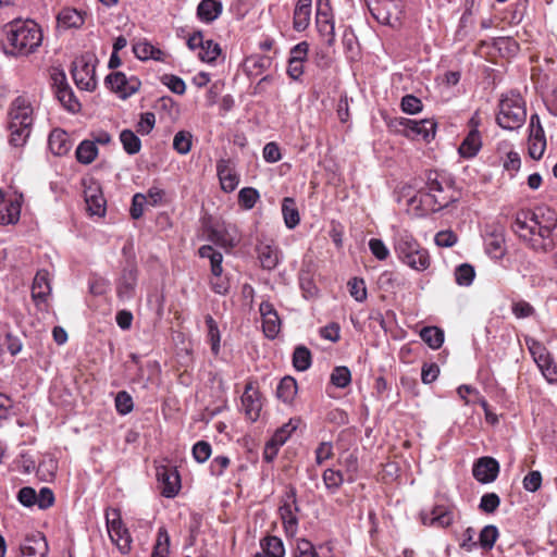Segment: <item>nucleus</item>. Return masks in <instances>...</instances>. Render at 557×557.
Here are the masks:
<instances>
[{
    "mask_svg": "<svg viewBox=\"0 0 557 557\" xmlns=\"http://www.w3.org/2000/svg\"><path fill=\"white\" fill-rule=\"evenodd\" d=\"M511 228L534 252L557 251V213L549 207L518 211Z\"/></svg>",
    "mask_w": 557,
    "mask_h": 557,
    "instance_id": "nucleus-1",
    "label": "nucleus"
},
{
    "mask_svg": "<svg viewBox=\"0 0 557 557\" xmlns=\"http://www.w3.org/2000/svg\"><path fill=\"white\" fill-rule=\"evenodd\" d=\"M4 53L12 57H25L37 51L42 42V32L32 20L13 21L4 26Z\"/></svg>",
    "mask_w": 557,
    "mask_h": 557,
    "instance_id": "nucleus-2",
    "label": "nucleus"
},
{
    "mask_svg": "<svg viewBox=\"0 0 557 557\" xmlns=\"http://www.w3.org/2000/svg\"><path fill=\"white\" fill-rule=\"evenodd\" d=\"M394 250L397 258L412 270L423 272L431 265L429 251L408 232L397 234Z\"/></svg>",
    "mask_w": 557,
    "mask_h": 557,
    "instance_id": "nucleus-3",
    "label": "nucleus"
},
{
    "mask_svg": "<svg viewBox=\"0 0 557 557\" xmlns=\"http://www.w3.org/2000/svg\"><path fill=\"white\" fill-rule=\"evenodd\" d=\"M426 188L428 194L424 202L431 206L433 212L441 211L459 198L453 183L444 177L441 178L437 172H429Z\"/></svg>",
    "mask_w": 557,
    "mask_h": 557,
    "instance_id": "nucleus-4",
    "label": "nucleus"
},
{
    "mask_svg": "<svg viewBox=\"0 0 557 557\" xmlns=\"http://www.w3.org/2000/svg\"><path fill=\"white\" fill-rule=\"evenodd\" d=\"M525 120V103L519 94L511 92L500 99L496 122L502 128L508 131L518 129L523 126Z\"/></svg>",
    "mask_w": 557,
    "mask_h": 557,
    "instance_id": "nucleus-5",
    "label": "nucleus"
},
{
    "mask_svg": "<svg viewBox=\"0 0 557 557\" xmlns=\"http://www.w3.org/2000/svg\"><path fill=\"white\" fill-rule=\"evenodd\" d=\"M299 511L297 503L296 488L289 486L283 497V503L278 508V512L282 519L283 528L286 536L293 537L296 535L298 530V518L296 513Z\"/></svg>",
    "mask_w": 557,
    "mask_h": 557,
    "instance_id": "nucleus-6",
    "label": "nucleus"
},
{
    "mask_svg": "<svg viewBox=\"0 0 557 557\" xmlns=\"http://www.w3.org/2000/svg\"><path fill=\"white\" fill-rule=\"evenodd\" d=\"M106 522L110 539L116 544L121 553L125 554L131 548V535L124 527L121 512L116 508H108L106 510Z\"/></svg>",
    "mask_w": 557,
    "mask_h": 557,
    "instance_id": "nucleus-7",
    "label": "nucleus"
},
{
    "mask_svg": "<svg viewBox=\"0 0 557 557\" xmlns=\"http://www.w3.org/2000/svg\"><path fill=\"white\" fill-rule=\"evenodd\" d=\"M317 28L320 36L327 46H332L335 41L334 22L327 0H318Z\"/></svg>",
    "mask_w": 557,
    "mask_h": 557,
    "instance_id": "nucleus-8",
    "label": "nucleus"
},
{
    "mask_svg": "<svg viewBox=\"0 0 557 557\" xmlns=\"http://www.w3.org/2000/svg\"><path fill=\"white\" fill-rule=\"evenodd\" d=\"M106 84L123 99L135 94L141 85L136 76L127 77L123 72L109 74L106 77Z\"/></svg>",
    "mask_w": 557,
    "mask_h": 557,
    "instance_id": "nucleus-9",
    "label": "nucleus"
},
{
    "mask_svg": "<svg viewBox=\"0 0 557 557\" xmlns=\"http://www.w3.org/2000/svg\"><path fill=\"white\" fill-rule=\"evenodd\" d=\"M9 125H13L14 127L21 126H33V108L30 102L20 96L15 98L9 109Z\"/></svg>",
    "mask_w": 557,
    "mask_h": 557,
    "instance_id": "nucleus-10",
    "label": "nucleus"
},
{
    "mask_svg": "<svg viewBox=\"0 0 557 557\" xmlns=\"http://www.w3.org/2000/svg\"><path fill=\"white\" fill-rule=\"evenodd\" d=\"M95 75V66L88 62H85L83 59L73 63L72 76L79 89L89 91L94 90L97 86Z\"/></svg>",
    "mask_w": 557,
    "mask_h": 557,
    "instance_id": "nucleus-11",
    "label": "nucleus"
},
{
    "mask_svg": "<svg viewBox=\"0 0 557 557\" xmlns=\"http://www.w3.org/2000/svg\"><path fill=\"white\" fill-rule=\"evenodd\" d=\"M257 259L263 270H274L280 262V250L272 239H258L256 245Z\"/></svg>",
    "mask_w": 557,
    "mask_h": 557,
    "instance_id": "nucleus-12",
    "label": "nucleus"
},
{
    "mask_svg": "<svg viewBox=\"0 0 557 557\" xmlns=\"http://www.w3.org/2000/svg\"><path fill=\"white\" fill-rule=\"evenodd\" d=\"M138 280V271L135 264H127L116 283V295L121 300H129L134 297Z\"/></svg>",
    "mask_w": 557,
    "mask_h": 557,
    "instance_id": "nucleus-13",
    "label": "nucleus"
},
{
    "mask_svg": "<svg viewBox=\"0 0 557 557\" xmlns=\"http://www.w3.org/2000/svg\"><path fill=\"white\" fill-rule=\"evenodd\" d=\"M421 521L424 525L434 528H447L454 521V515L447 507L438 505L431 509H423L420 512Z\"/></svg>",
    "mask_w": 557,
    "mask_h": 557,
    "instance_id": "nucleus-14",
    "label": "nucleus"
},
{
    "mask_svg": "<svg viewBox=\"0 0 557 557\" xmlns=\"http://www.w3.org/2000/svg\"><path fill=\"white\" fill-rule=\"evenodd\" d=\"M499 473V463L493 457L479 458L472 469V474L476 481L483 484L494 482Z\"/></svg>",
    "mask_w": 557,
    "mask_h": 557,
    "instance_id": "nucleus-15",
    "label": "nucleus"
},
{
    "mask_svg": "<svg viewBox=\"0 0 557 557\" xmlns=\"http://www.w3.org/2000/svg\"><path fill=\"white\" fill-rule=\"evenodd\" d=\"M259 311L264 335L270 339H274L281 331V319L276 310L269 301H262L259 306Z\"/></svg>",
    "mask_w": 557,
    "mask_h": 557,
    "instance_id": "nucleus-16",
    "label": "nucleus"
},
{
    "mask_svg": "<svg viewBox=\"0 0 557 557\" xmlns=\"http://www.w3.org/2000/svg\"><path fill=\"white\" fill-rule=\"evenodd\" d=\"M398 123L405 127L406 135L412 134L421 136V138L425 141L433 139L435 136L436 123L433 120L425 119L416 121L401 117Z\"/></svg>",
    "mask_w": 557,
    "mask_h": 557,
    "instance_id": "nucleus-17",
    "label": "nucleus"
},
{
    "mask_svg": "<svg viewBox=\"0 0 557 557\" xmlns=\"http://www.w3.org/2000/svg\"><path fill=\"white\" fill-rule=\"evenodd\" d=\"M158 481L161 484V494L166 498L177 495L181 487V479L176 469L162 467L157 470Z\"/></svg>",
    "mask_w": 557,
    "mask_h": 557,
    "instance_id": "nucleus-18",
    "label": "nucleus"
},
{
    "mask_svg": "<svg viewBox=\"0 0 557 557\" xmlns=\"http://www.w3.org/2000/svg\"><path fill=\"white\" fill-rule=\"evenodd\" d=\"M55 95L61 104L71 112L78 111L81 104L76 100L73 90L65 82L64 73H59L53 77Z\"/></svg>",
    "mask_w": 557,
    "mask_h": 557,
    "instance_id": "nucleus-19",
    "label": "nucleus"
},
{
    "mask_svg": "<svg viewBox=\"0 0 557 557\" xmlns=\"http://www.w3.org/2000/svg\"><path fill=\"white\" fill-rule=\"evenodd\" d=\"M218 176L224 191H233L238 183L239 175L236 173L230 160H221L216 165Z\"/></svg>",
    "mask_w": 557,
    "mask_h": 557,
    "instance_id": "nucleus-20",
    "label": "nucleus"
},
{
    "mask_svg": "<svg viewBox=\"0 0 557 557\" xmlns=\"http://www.w3.org/2000/svg\"><path fill=\"white\" fill-rule=\"evenodd\" d=\"M51 293L49 272L47 270H39L33 281L32 298L36 305L46 302Z\"/></svg>",
    "mask_w": 557,
    "mask_h": 557,
    "instance_id": "nucleus-21",
    "label": "nucleus"
},
{
    "mask_svg": "<svg viewBox=\"0 0 557 557\" xmlns=\"http://www.w3.org/2000/svg\"><path fill=\"white\" fill-rule=\"evenodd\" d=\"M262 406L261 393L255 388L251 383H246V420L251 422L257 421L260 417Z\"/></svg>",
    "mask_w": 557,
    "mask_h": 557,
    "instance_id": "nucleus-22",
    "label": "nucleus"
},
{
    "mask_svg": "<svg viewBox=\"0 0 557 557\" xmlns=\"http://www.w3.org/2000/svg\"><path fill=\"white\" fill-rule=\"evenodd\" d=\"M58 27L64 30L79 28L85 23V13L74 8H64L57 15Z\"/></svg>",
    "mask_w": 557,
    "mask_h": 557,
    "instance_id": "nucleus-23",
    "label": "nucleus"
},
{
    "mask_svg": "<svg viewBox=\"0 0 557 557\" xmlns=\"http://www.w3.org/2000/svg\"><path fill=\"white\" fill-rule=\"evenodd\" d=\"M482 147V138L479 129H470L458 148L462 158L471 159L478 154Z\"/></svg>",
    "mask_w": 557,
    "mask_h": 557,
    "instance_id": "nucleus-24",
    "label": "nucleus"
},
{
    "mask_svg": "<svg viewBox=\"0 0 557 557\" xmlns=\"http://www.w3.org/2000/svg\"><path fill=\"white\" fill-rule=\"evenodd\" d=\"M312 0H298L294 10L293 27L297 32L305 30L310 24Z\"/></svg>",
    "mask_w": 557,
    "mask_h": 557,
    "instance_id": "nucleus-25",
    "label": "nucleus"
},
{
    "mask_svg": "<svg viewBox=\"0 0 557 557\" xmlns=\"http://www.w3.org/2000/svg\"><path fill=\"white\" fill-rule=\"evenodd\" d=\"M48 546L42 536L26 537L21 545V557H46Z\"/></svg>",
    "mask_w": 557,
    "mask_h": 557,
    "instance_id": "nucleus-26",
    "label": "nucleus"
},
{
    "mask_svg": "<svg viewBox=\"0 0 557 557\" xmlns=\"http://www.w3.org/2000/svg\"><path fill=\"white\" fill-rule=\"evenodd\" d=\"M261 552L257 553L255 557H284L285 547L283 541L273 535L265 536L260 542Z\"/></svg>",
    "mask_w": 557,
    "mask_h": 557,
    "instance_id": "nucleus-27",
    "label": "nucleus"
},
{
    "mask_svg": "<svg viewBox=\"0 0 557 557\" xmlns=\"http://www.w3.org/2000/svg\"><path fill=\"white\" fill-rule=\"evenodd\" d=\"M23 202V195L18 194L14 199H11L3 210L0 211V224L9 225L16 224L21 216V209Z\"/></svg>",
    "mask_w": 557,
    "mask_h": 557,
    "instance_id": "nucleus-28",
    "label": "nucleus"
},
{
    "mask_svg": "<svg viewBox=\"0 0 557 557\" xmlns=\"http://www.w3.org/2000/svg\"><path fill=\"white\" fill-rule=\"evenodd\" d=\"M87 210L91 215L102 216L106 213V200L98 188L89 187L85 190Z\"/></svg>",
    "mask_w": 557,
    "mask_h": 557,
    "instance_id": "nucleus-29",
    "label": "nucleus"
},
{
    "mask_svg": "<svg viewBox=\"0 0 557 557\" xmlns=\"http://www.w3.org/2000/svg\"><path fill=\"white\" fill-rule=\"evenodd\" d=\"M51 152L55 156H63L69 152L71 143L66 132L60 128L53 129L48 138Z\"/></svg>",
    "mask_w": 557,
    "mask_h": 557,
    "instance_id": "nucleus-30",
    "label": "nucleus"
},
{
    "mask_svg": "<svg viewBox=\"0 0 557 557\" xmlns=\"http://www.w3.org/2000/svg\"><path fill=\"white\" fill-rule=\"evenodd\" d=\"M222 13V3L216 0H202L197 8V16L205 23H211Z\"/></svg>",
    "mask_w": 557,
    "mask_h": 557,
    "instance_id": "nucleus-31",
    "label": "nucleus"
},
{
    "mask_svg": "<svg viewBox=\"0 0 557 557\" xmlns=\"http://www.w3.org/2000/svg\"><path fill=\"white\" fill-rule=\"evenodd\" d=\"M485 251L493 259H502L505 256V237L502 232H493L487 235Z\"/></svg>",
    "mask_w": 557,
    "mask_h": 557,
    "instance_id": "nucleus-32",
    "label": "nucleus"
},
{
    "mask_svg": "<svg viewBox=\"0 0 557 557\" xmlns=\"http://www.w3.org/2000/svg\"><path fill=\"white\" fill-rule=\"evenodd\" d=\"M135 55L143 61L152 59L156 61H163L164 53L159 48H156L147 40L138 41L133 46Z\"/></svg>",
    "mask_w": 557,
    "mask_h": 557,
    "instance_id": "nucleus-33",
    "label": "nucleus"
},
{
    "mask_svg": "<svg viewBox=\"0 0 557 557\" xmlns=\"http://www.w3.org/2000/svg\"><path fill=\"white\" fill-rule=\"evenodd\" d=\"M282 213L287 228L293 230L299 224V211L293 198L286 197L283 199Z\"/></svg>",
    "mask_w": 557,
    "mask_h": 557,
    "instance_id": "nucleus-34",
    "label": "nucleus"
},
{
    "mask_svg": "<svg viewBox=\"0 0 557 557\" xmlns=\"http://www.w3.org/2000/svg\"><path fill=\"white\" fill-rule=\"evenodd\" d=\"M198 253L201 258H208L210 260L211 273L214 276H220L222 274V253L216 251L210 245H203L199 248Z\"/></svg>",
    "mask_w": 557,
    "mask_h": 557,
    "instance_id": "nucleus-35",
    "label": "nucleus"
},
{
    "mask_svg": "<svg viewBox=\"0 0 557 557\" xmlns=\"http://www.w3.org/2000/svg\"><path fill=\"white\" fill-rule=\"evenodd\" d=\"M420 337L432 349H438L444 343V332L437 326H424Z\"/></svg>",
    "mask_w": 557,
    "mask_h": 557,
    "instance_id": "nucleus-36",
    "label": "nucleus"
},
{
    "mask_svg": "<svg viewBox=\"0 0 557 557\" xmlns=\"http://www.w3.org/2000/svg\"><path fill=\"white\" fill-rule=\"evenodd\" d=\"M297 394V382L292 376H285L281 380L276 388L277 397L288 404L292 403Z\"/></svg>",
    "mask_w": 557,
    "mask_h": 557,
    "instance_id": "nucleus-37",
    "label": "nucleus"
},
{
    "mask_svg": "<svg viewBox=\"0 0 557 557\" xmlns=\"http://www.w3.org/2000/svg\"><path fill=\"white\" fill-rule=\"evenodd\" d=\"M207 239L216 246L231 248L234 246L233 237L220 226L210 227L207 230Z\"/></svg>",
    "mask_w": 557,
    "mask_h": 557,
    "instance_id": "nucleus-38",
    "label": "nucleus"
},
{
    "mask_svg": "<svg viewBox=\"0 0 557 557\" xmlns=\"http://www.w3.org/2000/svg\"><path fill=\"white\" fill-rule=\"evenodd\" d=\"M535 361L543 375L549 383L557 382V364L550 359L548 354H540Z\"/></svg>",
    "mask_w": 557,
    "mask_h": 557,
    "instance_id": "nucleus-39",
    "label": "nucleus"
},
{
    "mask_svg": "<svg viewBox=\"0 0 557 557\" xmlns=\"http://www.w3.org/2000/svg\"><path fill=\"white\" fill-rule=\"evenodd\" d=\"M76 159L82 164L91 163L98 156V148L95 141L83 140L76 149Z\"/></svg>",
    "mask_w": 557,
    "mask_h": 557,
    "instance_id": "nucleus-40",
    "label": "nucleus"
},
{
    "mask_svg": "<svg viewBox=\"0 0 557 557\" xmlns=\"http://www.w3.org/2000/svg\"><path fill=\"white\" fill-rule=\"evenodd\" d=\"M120 140L123 149L128 154H136L141 149L139 137L131 129H123L120 134Z\"/></svg>",
    "mask_w": 557,
    "mask_h": 557,
    "instance_id": "nucleus-41",
    "label": "nucleus"
},
{
    "mask_svg": "<svg viewBox=\"0 0 557 557\" xmlns=\"http://www.w3.org/2000/svg\"><path fill=\"white\" fill-rule=\"evenodd\" d=\"M312 357L310 350L306 346H297L293 354V366L297 371H306L310 368Z\"/></svg>",
    "mask_w": 557,
    "mask_h": 557,
    "instance_id": "nucleus-42",
    "label": "nucleus"
},
{
    "mask_svg": "<svg viewBox=\"0 0 557 557\" xmlns=\"http://www.w3.org/2000/svg\"><path fill=\"white\" fill-rule=\"evenodd\" d=\"M170 548V536L165 528L158 530L157 540L151 557H168Z\"/></svg>",
    "mask_w": 557,
    "mask_h": 557,
    "instance_id": "nucleus-43",
    "label": "nucleus"
},
{
    "mask_svg": "<svg viewBox=\"0 0 557 557\" xmlns=\"http://www.w3.org/2000/svg\"><path fill=\"white\" fill-rule=\"evenodd\" d=\"M546 148L545 134L529 135V154L534 160H540Z\"/></svg>",
    "mask_w": 557,
    "mask_h": 557,
    "instance_id": "nucleus-44",
    "label": "nucleus"
},
{
    "mask_svg": "<svg viewBox=\"0 0 557 557\" xmlns=\"http://www.w3.org/2000/svg\"><path fill=\"white\" fill-rule=\"evenodd\" d=\"M8 127L10 131V139H9L10 145L13 147H16V148L23 147L26 144V141L32 133V127H29V126L14 127L13 125H8Z\"/></svg>",
    "mask_w": 557,
    "mask_h": 557,
    "instance_id": "nucleus-45",
    "label": "nucleus"
},
{
    "mask_svg": "<svg viewBox=\"0 0 557 557\" xmlns=\"http://www.w3.org/2000/svg\"><path fill=\"white\" fill-rule=\"evenodd\" d=\"M498 537V530L495 525H485L479 534V545L484 550H491Z\"/></svg>",
    "mask_w": 557,
    "mask_h": 557,
    "instance_id": "nucleus-46",
    "label": "nucleus"
},
{
    "mask_svg": "<svg viewBox=\"0 0 557 557\" xmlns=\"http://www.w3.org/2000/svg\"><path fill=\"white\" fill-rule=\"evenodd\" d=\"M330 380L334 386L345 388L351 382L350 370L345 366L335 367L331 373Z\"/></svg>",
    "mask_w": 557,
    "mask_h": 557,
    "instance_id": "nucleus-47",
    "label": "nucleus"
},
{
    "mask_svg": "<svg viewBox=\"0 0 557 557\" xmlns=\"http://www.w3.org/2000/svg\"><path fill=\"white\" fill-rule=\"evenodd\" d=\"M475 276L474 268L469 263H462L455 270V281L460 286H469Z\"/></svg>",
    "mask_w": 557,
    "mask_h": 557,
    "instance_id": "nucleus-48",
    "label": "nucleus"
},
{
    "mask_svg": "<svg viewBox=\"0 0 557 557\" xmlns=\"http://www.w3.org/2000/svg\"><path fill=\"white\" fill-rule=\"evenodd\" d=\"M298 424L299 420L290 419L287 423L277 429L271 438L274 440V443L284 445L293 432L297 430Z\"/></svg>",
    "mask_w": 557,
    "mask_h": 557,
    "instance_id": "nucleus-49",
    "label": "nucleus"
},
{
    "mask_svg": "<svg viewBox=\"0 0 557 557\" xmlns=\"http://www.w3.org/2000/svg\"><path fill=\"white\" fill-rule=\"evenodd\" d=\"M220 54L221 48L219 44L214 42L212 39H208L205 41V45L199 52V58L203 62L212 63L218 59Z\"/></svg>",
    "mask_w": 557,
    "mask_h": 557,
    "instance_id": "nucleus-50",
    "label": "nucleus"
},
{
    "mask_svg": "<svg viewBox=\"0 0 557 557\" xmlns=\"http://www.w3.org/2000/svg\"><path fill=\"white\" fill-rule=\"evenodd\" d=\"M173 148L180 154L188 153L191 148V134L186 131L177 132L173 139Z\"/></svg>",
    "mask_w": 557,
    "mask_h": 557,
    "instance_id": "nucleus-51",
    "label": "nucleus"
},
{
    "mask_svg": "<svg viewBox=\"0 0 557 557\" xmlns=\"http://www.w3.org/2000/svg\"><path fill=\"white\" fill-rule=\"evenodd\" d=\"M350 296L358 302L367 299V287L362 278L352 277L348 281Z\"/></svg>",
    "mask_w": 557,
    "mask_h": 557,
    "instance_id": "nucleus-52",
    "label": "nucleus"
},
{
    "mask_svg": "<svg viewBox=\"0 0 557 557\" xmlns=\"http://www.w3.org/2000/svg\"><path fill=\"white\" fill-rule=\"evenodd\" d=\"M500 505V498L496 493H485L479 504V509L485 513H494Z\"/></svg>",
    "mask_w": 557,
    "mask_h": 557,
    "instance_id": "nucleus-53",
    "label": "nucleus"
},
{
    "mask_svg": "<svg viewBox=\"0 0 557 557\" xmlns=\"http://www.w3.org/2000/svg\"><path fill=\"white\" fill-rule=\"evenodd\" d=\"M206 324L208 326V337L211 343L212 352L218 355L220 349V332L218 324L211 315L206 317Z\"/></svg>",
    "mask_w": 557,
    "mask_h": 557,
    "instance_id": "nucleus-54",
    "label": "nucleus"
},
{
    "mask_svg": "<svg viewBox=\"0 0 557 557\" xmlns=\"http://www.w3.org/2000/svg\"><path fill=\"white\" fill-rule=\"evenodd\" d=\"M322 478L326 488L332 492L337 491L344 481L342 472L333 469H326Z\"/></svg>",
    "mask_w": 557,
    "mask_h": 557,
    "instance_id": "nucleus-55",
    "label": "nucleus"
},
{
    "mask_svg": "<svg viewBox=\"0 0 557 557\" xmlns=\"http://www.w3.org/2000/svg\"><path fill=\"white\" fill-rule=\"evenodd\" d=\"M133 398L127 392L121 391L116 394L115 408L119 413L127 414L133 410Z\"/></svg>",
    "mask_w": 557,
    "mask_h": 557,
    "instance_id": "nucleus-56",
    "label": "nucleus"
},
{
    "mask_svg": "<svg viewBox=\"0 0 557 557\" xmlns=\"http://www.w3.org/2000/svg\"><path fill=\"white\" fill-rule=\"evenodd\" d=\"M156 125V115L153 112H145L140 114V119L136 125V132L140 135H148Z\"/></svg>",
    "mask_w": 557,
    "mask_h": 557,
    "instance_id": "nucleus-57",
    "label": "nucleus"
},
{
    "mask_svg": "<svg viewBox=\"0 0 557 557\" xmlns=\"http://www.w3.org/2000/svg\"><path fill=\"white\" fill-rule=\"evenodd\" d=\"M193 456L199 463L207 461L211 456V445L206 441L197 442L193 447Z\"/></svg>",
    "mask_w": 557,
    "mask_h": 557,
    "instance_id": "nucleus-58",
    "label": "nucleus"
},
{
    "mask_svg": "<svg viewBox=\"0 0 557 557\" xmlns=\"http://www.w3.org/2000/svg\"><path fill=\"white\" fill-rule=\"evenodd\" d=\"M401 110L408 114H416L422 110V102L413 95H406L401 99Z\"/></svg>",
    "mask_w": 557,
    "mask_h": 557,
    "instance_id": "nucleus-59",
    "label": "nucleus"
},
{
    "mask_svg": "<svg viewBox=\"0 0 557 557\" xmlns=\"http://www.w3.org/2000/svg\"><path fill=\"white\" fill-rule=\"evenodd\" d=\"M294 557H319V555L310 541L300 539L297 541Z\"/></svg>",
    "mask_w": 557,
    "mask_h": 557,
    "instance_id": "nucleus-60",
    "label": "nucleus"
},
{
    "mask_svg": "<svg viewBox=\"0 0 557 557\" xmlns=\"http://www.w3.org/2000/svg\"><path fill=\"white\" fill-rule=\"evenodd\" d=\"M369 248L372 255L380 261L386 260L389 256V250L382 239L371 238L369 240Z\"/></svg>",
    "mask_w": 557,
    "mask_h": 557,
    "instance_id": "nucleus-61",
    "label": "nucleus"
},
{
    "mask_svg": "<svg viewBox=\"0 0 557 557\" xmlns=\"http://www.w3.org/2000/svg\"><path fill=\"white\" fill-rule=\"evenodd\" d=\"M511 310L517 319L529 318L535 313V309L533 308V306L524 300L513 302L511 306Z\"/></svg>",
    "mask_w": 557,
    "mask_h": 557,
    "instance_id": "nucleus-62",
    "label": "nucleus"
},
{
    "mask_svg": "<svg viewBox=\"0 0 557 557\" xmlns=\"http://www.w3.org/2000/svg\"><path fill=\"white\" fill-rule=\"evenodd\" d=\"M523 487L528 492H536L542 485V474L540 471L534 470L529 472L523 479Z\"/></svg>",
    "mask_w": 557,
    "mask_h": 557,
    "instance_id": "nucleus-63",
    "label": "nucleus"
},
{
    "mask_svg": "<svg viewBox=\"0 0 557 557\" xmlns=\"http://www.w3.org/2000/svg\"><path fill=\"white\" fill-rule=\"evenodd\" d=\"M162 82L169 87V89L177 95L185 94L186 84L185 82L175 75H164Z\"/></svg>",
    "mask_w": 557,
    "mask_h": 557,
    "instance_id": "nucleus-64",
    "label": "nucleus"
}]
</instances>
